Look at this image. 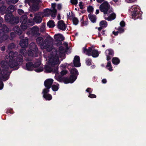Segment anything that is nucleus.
<instances>
[{"label":"nucleus","instance_id":"48","mask_svg":"<svg viewBox=\"0 0 146 146\" xmlns=\"http://www.w3.org/2000/svg\"><path fill=\"white\" fill-rule=\"evenodd\" d=\"M120 25L121 26V27H124L125 26V22L123 21H121L120 23Z\"/></svg>","mask_w":146,"mask_h":146},{"label":"nucleus","instance_id":"36","mask_svg":"<svg viewBox=\"0 0 146 146\" xmlns=\"http://www.w3.org/2000/svg\"><path fill=\"white\" fill-rule=\"evenodd\" d=\"M6 1L8 2L15 4L17 3L19 0H6Z\"/></svg>","mask_w":146,"mask_h":146},{"label":"nucleus","instance_id":"8","mask_svg":"<svg viewBox=\"0 0 146 146\" xmlns=\"http://www.w3.org/2000/svg\"><path fill=\"white\" fill-rule=\"evenodd\" d=\"M99 9L101 12L104 13V15L112 11L113 9L107 1H105L100 6Z\"/></svg>","mask_w":146,"mask_h":146},{"label":"nucleus","instance_id":"63","mask_svg":"<svg viewBox=\"0 0 146 146\" xmlns=\"http://www.w3.org/2000/svg\"><path fill=\"white\" fill-rule=\"evenodd\" d=\"M117 1V0H113L111 2V4H112L113 3V2H114L115 3Z\"/></svg>","mask_w":146,"mask_h":146},{"label":"nucleus","instance_id":"5","mask_svg":"<svg viewBox=\"0 0 146 146\" xmlns=\"http://www.w3.org/2000/svg\"><path fill=\"white\" fill-rule=\"evenodd\" d=\"M20 22L21 23V27L23 30H25L28 27L33 25L34 24L32 19H29L27 21V17L26 15L21 17L20 19Z\"/></svg>","mask_w":146,"mask_h":146},{"label":"nucleus","instance_id":"58","mask_svg":"<svg viewBox=\"0 0 146 146\" xmlns=\"http://www.w3.org/2000/svg\"><path fill=\"white\" fill-rule=\"evenodd\" d=\"M3 19L1 18H0V27L1 26V23L3 22Z\"/></svg>","mask_w":146,"mask_h":146},{"label":"nucleus","instance_id":"10","mask_svg":"<svg viewBox=\"0 0 146 146\" xmlns=\"http://www.w3.org/2000/svg\"><path fill=\"white\" fill-rule=\"evenodd\" d=\"M30 50L28 52V56L29 57H33V56H36V54L38 53V48L36 45L34 43H31L29 45Z\"/></svg>","mask_w":146,"mask_h":146},{"label":"nucleus","instance_id":"47","mask_svg":"<svg viewBox=\"0 0 146 146\" xmlns=\"http://www.w3.org/2000/svg\"><path fill=\"white\" fill-rule=\"evenodd\" d=\"M67 65L68 64L67 63H65L64 64H62L60 65V67L62 68H64L67 66Z\"/></svg>","mask_w":146,"mask_h":146},{"label":"nucleus","instance_id":"25","mask_svg":"<svg viewBox=\"0 0 146 146\" xmlns=\"http://www.w3.org/2000/svg\"><path fill=\"white\" fill-rule=\"evenodd\" d=\"M9 31V29L5 25H3L2 29H0V33L1 34H3V33H2V32L6 33L8 32Z\"/></svg>","mask_w":146,"mask_h":146},{"label":"nucleus","instance_id":"54","mask_svg":"<svg viewBox=\"0 0 146 146\" xmlns=\"http://www.w3.org/2000/svg\"><path fill=\"white\" fill-rule=\"evenodd\" d=\"M128 3H132L134 2L137 0H125Z\"/></svg>","mask_w":146,"mask_h":146},{"label":"nucleus","instance_id":"14","mask_svg":"<svg viewBox=\"0 0 146 146\" xmlns=\"http://www.w3.org/2000/svg\"><path fill=\"white\" fill-rule=\"evenodd\" d=\"M53 82V80L51 78L48 79L44 81V85L46 88L43 90L44 93L45 91H46V92H49V89L51 87V86Z\"/></svg>","mask_w":146,"mask_h":146},{"label":"nucleus","instance_id":"17","mask_svg":"<svg viewBox=\"0 0 146 146\" xmlns=\"http://www.w3.org/2000/svg\"><path fill=\"white\" fill-rule=\"evenodd\" d=\"M39 31V29L37 26H35L33 28L29 29V32H27V34L29 35L30 34H31L33 35H39L38 32Z\"/></svg>","mask_w":146,"mask_h":146},{"label":"nucleus","instance_id":"53","mask_svg":"<svg viewBox=\"0 0 146 146\" xmlns=\"http://www.w3.org/2000/svg\"><path fill=\"white\" fill-rule=\"evenodd\" d=\"M83 17L81 20V23H82V25L83 26L86 25H87V23L86 22H84L83 20Z\"/></svg>","mask_w":146,"mask_h":146},{"label":"nucleus","instance_id":"1","mask_svg":"<svg viewBox=\"0 0 146 146\" xmlns=\"http://www.w3.org/2000/svg\"><path fill=\"white\" fill-rule=\"evenodd\" d=\"M65 51L63 47L61 46L58 50H55L50 53L46 58L47 62L44 67V71L45 72L55 73V78L60 82H62L63 79L62 77L58 74V66L60 63L59 58L63 55Z\"/></svg>","mask_w":146,"mask_h":146},{"label":"nucleus","instance_id":"44","mask_svg":"<svg viewBox=\"0 0 146 146\" xmlns=\"http://www.w3.org/2000/svg\"><path fill=\"white\" fill-rule=\"evenodd\" d=\"M67 73V71L66 70H63L61 71L60 73L62 76L66 74Z\"/></svg>","mask_w":146,"mask_h":146},{"label":"nucleus","instance_id":"9","mask_svg":"<svg viewBox=\"0 0 146 146\" xmlns=\"http://www.w3.org/2000/svg\"><path fill=\"white\" fill-rule=\"evenodd\" d=\"M83 52L84 53H85L88 56L92 55L93 57H97L98 56L99 53L98 51L94 49L93 47L89 48L88 49H86L84 47L83 48Z\"/></svg>","mask_w":146,"mask_h":146},{"label":"nucleus","instance_id":"62","mask_svg":"<svg viewBox=\"0 0 146 146\" xmlns=\"http://www.w3.org/2000/svg\"><path fill=\"white\" fill-rule=\"evenodd\" d=\"M5 46H3L1 48V50L2 51H4L5 50Z\"/></svg>","mask_w":146,"mask_h":146},{"label":"nucleus","instance_id":"20","mask_svg":"<svg viewBox=\"0 0 146 146\" xmlns=\"http://www.w3.org/2000/svg\"><path fill=\"white\" fill-rule=\"evenodd\" d=\"M57 27L58 29L62 31H64L66 28V25L64 21L61 20L59 21L58 23Z\"/></svg>","mask_w":146,"mask_h":146},{"label":"nucleus","instance_id":"21","mask_svg":"<svg viewBox=\"0 0 146 146\" xmlns=\"http://www.w3.org/2000/svg\"><path fill=\"white\" fill-rule=\"evenodd\" d=\"M73 63L74 66L76 67H79L81 66L80 62V57L77 56H75L73 60Z\"/></svg>","mask_w":146,"mask_h":146},{"label":"nucleus","instance_id":"49","mask_svg":"<svg viewBox=\"0 0 146 146\" xmlns=\"http://www.w3.org/2000/svg\"><path fill=\"white\" fill-rule=\"evenodd\" d=\"M79 5L80 9H83V5H82V2L81 1L79 2Z\"/></svg>","mask_w":146,"mask_h":146},{"label":"nucleus","instance_id":"7","mask_svg":"<svg viewBox=\"0 0 146 146\" xmlns=\"http://www.w3.org/2000/svg\"><path fill=\"white\" fill-rule=\"evenodd\" d=\"M71 74L69 79L65 80L64 81L65 84L69 83H73L77 78V76L78 74V71L76 68H74L70 71Z\"/></svg>","mask_w":146,"mask_h":146},{"label":"nucleus","instance_id":"26","mask_svg":"<svg viewBox=\"0 0 146 146\" xmlns=\"http://www.w3.org/2000/svg\"><path fill=\"white\" fill-rule=\"evenodd\" d=\"M52 89L54 91H57L59 88V86L58 84H53L52 86Z\"/></svg>","mask_w":146,"mask_h":146},{"label":"nucleus","instance_id":"32","mask_svg":"<svg viewBox=\"0 0 146 146\" xmlns=\"http://www.w3.org/2000/svg\"><path fill=\"white\" fill-rule=\"evenodd\" d=\"M6 8L4 6H2L0 8V12L1 14L3 15L5 12Z\"/></svg>","mask_w":146,"mask_h":146},{"label":"nucleus","instance_id":"59","mask_svg":"<svg viewBox=\"0 0 146 146\" xmlns=\"http://www.w3.org/2000/svg\"><path fill=\"white\" fill-rule=\"evenodd\" d=\"M102 82L103 83L105 84L106 82L107 81L106 79H103L102 80Z\"/></svg>","mask_w":146,"mask_h":146},{"label":"nucleus","instance_id":"6","mask_svg":"<svg viewBox=\"0 0 146 146\" xmlns=\"http://www.w3.org/2000/svg\"><path fill=\"white\" fill-rule=\"evenodd\" d=\"M132 13V17L134 20L138 19L141 15L139 7L137 5H133L129 9Z\"/></svg>","mask_w":146,"mask_h":146},{"label":"nucleus","instance_id":"31","mask_svg":"<svg viewBox=\"0 0 146 146\" xmlns=\"http://www.w3.org/2000/svg\"><path fill=\"white\" fill-rule=\"evenodd\" d=\"M34 3L31 6V7H29L30 9H31L33 11H36L38 10V5Z\"/></svg>","mask_w":146,"mask_h":146},{"label":"nucleus","instance_id":"37","mask_svg":"<svg viewBox=\"0 0 146 146\" xmlns=\"http://www.w3.org/2000/svg\"><path fill=\"white\" fill-rule=\"evenodd\" d=\"M45 25H42L40 28V31L42 32H43L45 31Z\"/></svg>","mask_w":146,"mask_h":146},{"label":"nucleus","instance_id":"43","mask_svg":"<svg viewBox=\"0 0 146 146\" xmlns=\"http://www.w3.org/2000/svg\"><path fill=\"white\" fill-rule=\"evenodd\" d=\"M70 2L72 4L76 5L78 3V0H70Z\"/></svg>","mask_w":146,"mask_h":146},{"label":"nucleus","instance_id":"61","mask_svg":"<svg viewBox=\"0 0 146 146\" xmlns=\"http://www.w3.org/2000/svg\"><path fill=\"white\" fill-rule=\"evenodd\" d=\"M99 13V10L98 9H97L96 10V14H98Z\"/></svg>","mask_w":146,"mask_h":146},{"label":"nucleus","instance_id":"18","mask_svg":"<svg viewBox=\"0 0 146 146\" xmlns=\"http://www.w3.org/2000/svg\"><path fill=\"white\" fill-rule=\"evenodd\" d=\"M13 31H14L15 33H12L11 34V39H12L13 37H14L15 36V34H16L18 35H21L22 33V32L21 31L19 27L18 26H16L13 29Z\"/></svg>","mask_w":146,"mask_h":146},{"label":"nucleus","instance_id":"27","mask_svg":"<svg viewBox=\"0 0 146 146\" xmlns=\"http://www.w3.org/2000/svg\"><path fill=\"white\" fill-rule=\"evenodd\" d=\"M47 25L49 28H52L54 27L55 24L53 21L50 20L47 23Z\"/></svg>","mask_w":146,"mask_h":146},{"label":"nucleus","instance_id":"42","mask_svg":"<svg viewBox=\"0 0 146 146\" xmlns=\"http://www.w3.org/2000/svg\"><path fill=\"white\" fill-rule=\"evenodd\" d=\"M92 61L89 59H87L86 60V63L87 65L90 66L91 64Z\"/></svg>","mask_w":146,"mask_h":146},{"label":"nucleus","instance_id":"50","mask_svg":"<svg viewBox=\"0 0 146 146\" xmlns=\"http://www.w3.org/2000/svg\"><path fill=\"white\" fill-rule=\"evenodd\" d=\"M3 87V84L2 81H0V90H2Z\"/></svg>","mask_w":146,"mask_h":146},{"label":"nucleus","instance_id":"34","mask_svg":"<svg viewBox=\"0 0 146 146\" xmlns=\"http://www.w3.org/2000/svg\"><path fill=\"white\" fill-rule=\"evenodd\" d=\"M106 67L107 68L109 67V68H108V69L110 71H112L113 70V69L112 68V67H111V63L110 62H108L106 66Z\"/></svg>","mask_w":146,"mask_h":146},{"label":"nucleus","instance_id":"12","mask_svg":"<svg viewBox=\"0 0 146 146\" xmlns=\"http://www.w3.org/2000/svg\"><path fill=\"white\" fill-rule=\"evenodd\" d=\"M5 21L7 22H10L13 23H17L19 22L18 17L14 18L11 13L7 14L5 17Z\"/></svg>","mask_w":146,"mask_h":146},{"label":"nucleus","instance_id":"3","mask_svg":"<svg viewBox=\"0 0 146 146\" xmlns=\"http://www.w3.org/2000/svg\"><path fill=\"white\" fill-rule=\"evenodd\" d=\"M52 41V38L49 36H48L44 40L41 37H38L36 39V42L40 46V48L42 49H45L48 52L51 50L53 48Z\"/></svg>","mask_w":146,"mask_h":146},{"label":"nucleus","instance_id":"30","mask_svg":"<svg viewBox=\"0 0 146 146\" xmlns=\"http://www.w3.org/2000/svg\"><path fill=\"white\" fill-rule=\"evenodd\" d=\"M89 18L92 23H95L96 20V16L94 15H89Z\"/></svg>","mask_w":146,"mask_h":146},{"label":"nucleus","instance_id":"28","mask_svg":"<svg viewBox=\"0 0 146 146\" xmlns=\"http://www.w3.org/2000/svg\"><path fill=\"white\" fill-rule=\"evenodd\" d=\"M100 27L103 28L106 27L107 26V23L105 21H101L100 23Z\"/></svg>","mask_w":146,"mask_h":146},{"label":"nucleus","instance_id":"41","mask_svg":"<svg viewBox=\"0 0 146 146\" xmlns=\"http://www.w3.org/2000/svg\"><path fill=\"white\" fill-rule=\"evenodd\" d=\"M94 8L92 6H90L88 7L87 10L89 12H91L93 11Z\"/></svg>","mask_w":146,"mask_h":146},{"label":"nucleus","instance_id":"45","mask_svg":"<svg viewBox=\"0 0 146 146\" xmlns=\"http://www.w3.org/2000/svg\"><path fill=\"white\" fill-rule=\"evenodd\" d=\"M19 15H22L24 13V12L23 10L21 9H19L17 11Z\"/></svg>","mask_w":146,"mask_h":146},{"label":"nucleus","instance_id":"55","mask_svg":"<svg viewBox=\"0 0 146 146\" xmlns=\"http://www.w3.org/2000/svg\"><path fill=\"white\" fill-rule=\"evenodd\" d=\"M62 8V6L60 4H58L57 5V8L58 9L60 10Z\"/></svg>","mask_w":146,"mask_h":146},{"label":"nucleus","instance_id":"11","mask_svg":"<svg viewBox=\"0 0 146 146\" xmlns=\"http://www.w3.org/2000/svg\"><path fill=\"white\" fill-rule=\"evenodd\" d=\"M20 44V46L23 48L20 50V53L25 56L26 54V50L25 48L27 47L28 45V40L26 38L21 40Z\"/></svg>","mask_w":146,"mask_h":146},{"label":"nucleus","instance_id":"13","mask_svg":"<svg viewBox=\"0 0 146 146\" xmlns=\"http://www.w3.org/2000/svg\"><path fill=\"white\" fill-rule=\"evenodd\" d=\"M41 15L43 17L48 16L51 15L52 17H54L56 15V10L54 9L52 11L51 9H47L44 10L42 13H41Z\"/></svg>","mask_w":146,"mask_h":146},{"label":"nucleus","instance_id":"38","mask_svg":"<svg viewBox=\"0 0 146 146\" xmlns=\"http://www.w3.org/2000/svg\"><path fill=\"white\" fill-rule=\"evenodd\" d=\"M8 38V36L7 35H4L2 37H1L0 38V39L3 40H5Z\"/></svg>","mask_w":146,"mask_h":146},{"label":"nucleus","instance_id":"40","mask_svg":"<svg viewBox=\"0 0 146 146\" xmlns=\"http://www.w3.org/2000/svg\"><path fill=\"white\" fill-rule=\"evenodd\" d=\"M117 30L120 33H123L124 31V29L123 27H119L118 29Z\"/></svg>","mask_w":146,"mask_h":146},{"label":"nucleus","instance_id":"15","mask_svg":"<svg viewBox=\"0 0 146 146\" xmlns=\"http://www.w3.org/2000/svg\"><path fill=\"white\" fill-rule=\"evenodd\" d=\"M116 15L115 13L113 12V9H112V11L108 13L105 15H104V19L108 21H111L114 20L116 18Z\"/></svg>","mask_w":146,"mask_h":146},{"label":"nucleus","instance_id":"46","mask_svg":"<svg viewBox=\"0 0 146 146\" xmlns=\"http://www.w3.org/2000/svg\"><path fill=\"white\" fill-rule=\"evenodd\" d=\"M89 97L91 98H96V95L94 94H91L90 93L89 95L88 96Z\"/></svg>","mask_w":146,"mask_h":146},{"label":"nucleus","instance_id":"16","mask_svg":"<svg viewBox=\"0 0 146 146\" xmlns=\"http://www.w3.org/2000/svg\"><path fill=\"white\" fill-rule=\"evenodd\" d=\"M55 39V42L56 44L58 46L61 44V41L64 40V37L61 34H58L54 36Z\"/></svg>","mask_w":146,"mask_h":146},{"label":"nucleus","instance_id":"60","mask_svg":"<svg viewBox=\"0 0 146 146\" xmlns=\"http://www.w3.org/2000/svg\"><path fill=\"white\" fill-rule=\"evenodd\" d=\"M57 19L58 20H59L60 19V14H58V15Z\"/></svg>","mask_w":146,"mask_h":146},{"label":"nucleus","instance_id":"24","mask_svg":"<svg viewBox=\"0 0 146 146\" xmlns=\"http://www.w3.org/2000/svg\"><path fill=\"white\" fill-rule=\"evenodd\" d=\"M45 91L44 93L43 91L42 92V93L43 94V96L46 100H50L52 99V96L51 95L49 94H48L47 93L48 92H46Z\"/></svg>","mask_w":146,"mask_h":146},{"label":"nucleus","instance_id":"35","mask_svg":"<svg viewBox=\"0 0 146 146\" xmlns=\"http://www.w3.org/2000/svg\"><path fill=\"white\" fill-rule=\"evenodd\" d=\"M8 11H9L10 12H13L14 10V7L13 5L10 6L8 8Z\"/></svg>","mask_w":146,"mask_h":146},{"label":"nucleus","instance_id":"22","mask_svg":"<svg viewBox=\"0 0 146 146\" xmlns=\"http://www.w3.org/2000/svg\"><path fill=\"white\" fill-rule=\"evenodd\" d=\"M40 2L39 0H25V5L28 4L29 7H31V6L34 3H38Z\"/></svg>","mask_w":146,"mask_h":146},{"label":"nucleus","instance_id":"51","mask_svg":"<svg viewBox=\"0 0 146 146\" xmlns=\"http://www.w3.org/2000/svg\"><path fill=\"white\" fill-rule=\"evenodd\" d=\"M86 91L87 92H88L90 93H91L92 92V89H91L90 88H88L87 89H86Z\"/></svg>","mask_w":146,"mask_h":146},{"label":"nucleus","instance_id":"23","mask_svg":"<svg viewBox=\"0 0 146 146\" xmlns=\"http://www.w3.org/2000/svg\"><path fill=\"white\" fill-rule=\"evenodd\" d=\"M113 52L111 49H108L106 50V54L107 56V60H109L111 59V57L109 55H112L113 54Z\"/></svg>","mask_w":146,"mask_h":146},{"label":"nucleus","instance_id":"64","mask_svg":"<svg viewBox=\"0 0 146 146\" xmlns=\"http://www.w3.org/2000/svg\"><path fill=\"white\" fill-rule=\"evenodd\" d=\"M26 60L27 61H30L32 59L30 58L29 59L28 58H26Z\"/></svg>","mask_w":146,"mask_h":146},{"label":"nucleus","instance_id":"57","mask_svg":"<svg viewBox=\"0 0 146 146\" xmlns=\"http://www.w3.org/2000/svg\"><path fill=\"white\" fill-rule=\"evenodd\" d=\"M99 3H101L103 2L104 0H96Z\"/></svg>","mask_w":146,"mask_h":146},{"label":"nucleus","instance_id":"19","mask_svg":"<svg viewBox=\"0 0 146 146\" xmlns=\"http://www.w3.org/2000/svg\"><path fill=\"white\" fill-rule=\"evenodd\" d=\"M42 17L41 13H38L36 14L33 20L36 23H40L42 20Z\"/></svg>","mask_w":146,"mask_h":146},{"label":"nucleus","instance_id":"4","mask_svg":"<svg viewBox=\"0 0 146 146\" xmlns=\"http://www.w3.org/2000/svg\"><path fill=\"white\" fill-rule=\"evenodd\" d=\"M41 62L39 60H36L35 65L32 63L29 62L26 64L25 69L28 70H32L35 68L34 70L37 72H40L43 70V67L40 66L41 65Z\"/></svg>","mask_w":146,"mask_h":146},{"label":"nucleus","instance_id":"52","mask_svg":"<svg viewBox=\"0 0 146 146\" xmlns=\"http://www.w3.org/2000/svg\"><path fill=\"white\" fill-rule=\"evenodd\" d=\"M15 45L13 43H11V45L8 46V48H12L14 47Z\"/></svg>","mask_w":146,"mask_h":146},{"label":"nucleus","instance_id":"2","mask_svg":"<svg viewBox=\"0 0 146 146\" xmlns=\"http://www.w3.org/2000/svg\"><path fill=\"white\" fill-rule=\"evenodd\" d=\"M9 56L5 57V61H2L1 65L3 69L0 74V80L5 81L8 79L9 72L8 69L10 67L17 70L19 67V65L23 61V56L21 55H17V52L11 51L9 53Z\"/></svg>","mask_w":146,"mask_h":146},{"label":"nucleus","instance_id":"56","mask_svg":"<svg viewBox=\"0 0 146 146\" xmlns=\"http://www.w3.org/2000/svg\"><path fill=\"white\" fill-rule=\"evenodd\" d=\"M119 32H118V31H117L116 32L113 31V33L115 35H118Z\"/></svg>","mask_w":146,"mask_h":146},{"label":"nucleus","instance_id":"39","mask_svg":"<svg viewBox=\"0 0 146 146\" xmlns=\"http://www.w3.org/2000/svg\"><path fill=\"white\" fill-rule=\"evenodd\" d=\"M56 6V4L55 3H53L52 4V9H51L52 10V11H54V10H56H56L55 9Z\"/></svg>","mask_w":146,"mask_h":146},{"label":"nucleus","instance_id":"33","mask_svg":"<svg viewBox=\"0 0 146 146\" xmlns=\"http://www.w3.org/2000/svg\"><path fill=\"white\" fill-rule=\"evenodd\" d=\"M72 22L74 25H76L78 24L79 21L77 18L74 17L72 19Z\"/></svg>","mask_w":146,"mask_h":146},{"label":"nucleus","instance_id":"29","mask_svg":"<svg viewBox=\"0 0 146 146\" xmlns=\"http://www.w3.org/2000/svg\"><path fill=\"white\" fill-rule=\"evenodd\" d=\"M112 63L115 65L118 64L120 62L119 60L117 57H114L112 59Z\"/></svg>","mask_w":146,"mask_h":146}]
</instances>
